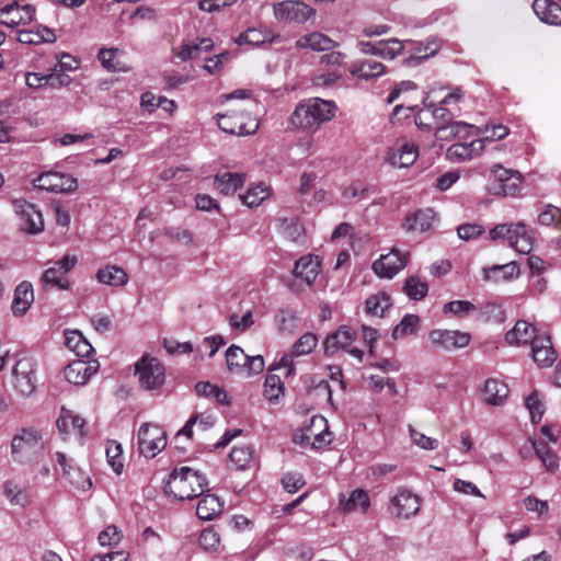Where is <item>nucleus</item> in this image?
<instances>
[{
  "label": "nucleus",
  "mask_w": 561,
  "mask_h": 561,
  "mask_svg": "<svg viewBox=\"0 0 561 561\" xmlns=\"http://www.w3.org/2000/svg\"><path fill=\"white\" fill-rule=\"evenodd\" d=\"M198 542L203 549L215 551L219 547L220 536L214 528L209 527L201 533Z\"/></svg>",
  "instance_id": "nucleus-62"
},
{
  "label": "nucleus",
  "mask_w": 561,
  "mask_h": 561,
  "mask_svg": "<svg viewBox=\"0 0 561 561\" xmlns=\"http://www.w3.org/2000/svg\"><path fill=\"white\" fill-rule=\"evenodd\" d=\"M105 454L107 458L108 465L112 467L114 472L117 474L122 473L123 471V449L119 443L116 440H108L105 448Z\"/></svg>",
  "instance_id": "nucleus-55"
},
{
  "label": "nucleus",
  "mask_w": 561,
  "mask_h": 561,
  "mask_svg": "<svg viewBox=\"0 0 561 561\" xmlns=\"http://www.w3.org/2000/svg\"><path fill=\"white\" fill-rule=\"evenodd\" d=\"M485 279H511L517 277L519 274V268L516 263L511 262L503 265H494L490 270H484Z\"/></svg>",
  "instance_id": "nucleus-51"
},
{
  "label": "nucleus",
  "mask_w": 561,
  "mask_h": 561,
  "mask_svg": "<svg viewBox=\"0 0 561 561\" xmlns=\"http://www.w3.org/2000/svg\"><path fill=\"white\" fill-rule=\"evenodd\" d=\"M35 186L53 193H70L77 190V179L60 172H45L34 180Z\"/></svg>",
  "instance_id": "nucleus-15"
},
{
  "label": "nucleus",
  "mask_w": 561,
  "mask_h": 561,
  "mask_svg": "<svg viewBox=\"0 0 561 561\" xmlns=\"http://www.w3.org/2000/svg\"><path fill=\"white\" fill-rule=\"evenodd\" d=\"M275 19L282 23L304 24L316 16V10L300 0H283L273 4Z\"/></svg>",
  "instance_id": "nucleus-8"
},
{
  "label": "nucleus",
  "mask_w": 561,
  "mask_h": 561,
  "mask_svg": "<svg viewBox=\"0 0 561 561\" xmlns=\"http://www.w3.org/2000/svg\"><path fill=\"white\" fill-rule=\"evenodd\" d=\"M428 341L435 350L453 352L466 347L471 341V335L459 330L434 329L428 334Z\"/></svg>",
  "instance_id": "nucleus-11"
},
{
  "label": "nucleus",
  "mask_w": 561,
  "mask_h": 561,
  "mask_svg": "<svg viewBox=\"0 0 561 561\" xmlns=\"http://www.w3.org/2000/svg\"><path fill=\"white\" fill-rule=\"evenodd\" d=\"M267 41V34L257 28H248L239 35L237 43L239 45L259 46Z\"/></svg>",
  "instance_id": "nucleus-60"
},
{
  "label": "nucleus",
  "mask_w": 561,
  "mask_h": 561,
  "mask_svg": "<svg viewBox=\"0 0 561 561\" xmlns=\"http://www.w3.org/2000/svg\"><path fill=\"white\" fill-rule=\"evenodd\" d=\"M332 440L327 420L323 416H312L310 425L301 435V443L309 444L313 448H321Z\"/></svg>",
  "instance_id": "nucleus-22"
},
{
  "label": "nucleus",
  "mask_w": 561,
  "mask_h": 561,
  "mask_svg": "<svg viewBox=\"0 0 561 561\" xmlns=\"http://www.w3.org/2000/svg\"><path fill=\"white\" fill-rule=\"evenodd\" d=\"M3 495L13 506L26 507L32 503L28 490L13 480H8L2 485Z\"/></svg>",
  "instance_id": "nucleus-37"
},
{
  "label": "nucleus",
  "mask_w": 561,
  "mask_h": 561,
  "mask_svg": "<svg viewBox=\"0 0 561 561\" xmlns=\"http://www.w3.org/2000/svg\"><path fill=\"white\" fill-rule=\"evenodd\" d=\"M320 272V261L318 256L306 255L300 257L295 265L294 274L302 279L307 285H311Z\"/></svg>",
  "instance_id": "nucleus-35"
},
{
  "label": "nucleus",
  "mask_w": 561,
  "mask_h": 561,
  "mask_svg": "<svg viewBox=\"0 0 561 561\" xmlns=\"http://www.w3.org/2000/svg\"><path fill=\"white\" fill-rule=\"evenodd\" d=\"M99 283L112 287H123L128 280V274L117 265H106L100 268L95 275Z\"/></svg>",
  "instance_id": "nucleus-39"
},
{
  "label": "nucleus",
  "mask_w": 561,
  "mask_h": 561,
  "mask_svg": "<svg viewBox=\"0 0 561 561\" xmlns=\"http://www.w3.org/2000/svg\"><path fill=\"white\" fill-rule=\"evenodd\" d=\"M43 447V436L39 431L32 427L22 428L12 438L11 453L15 461L26 463L37 458Z\"/></svg>",
  "instance_id": "nucleus-5"
},
{
  "label": "nucleus",
  "mask_w": 561,
  "mask_h": 561,
  "mask_svg": "<svg viewBox=\"0 0 561 561\" xmlns=\"http://www.w3.org/2000/svg\"><path fill=\"white\" fill-rule=\"evenodd\" d=\"M421 507L420 497L408 489H399L390 500L389 510L398 518H410L416 515Z\"/></svg>",
  "instance_id": "nucleus-16"
},
{
  "label": "nucleus",
  "mask_w": 561,
  "mask_h": 561,
  "mask_svg": "<svg viewBox=\"0 0 561 561\" xmlns=\"http://www.w3.org/2000/svg\"><path fill=\"white\" fill-rule=\"evenodd\" d=\"M533 10L540 21L550 25L561 24V7L552 0H534Z\"/></svg>",
  "instance_id": "nucleus-33"
},
{
  "label": "nucleus",
  "mask_w": 561,
  "mask_h": 561,
  "mask_svg": "<svg viewBox=\"0 0 561 561\" xmlns=\"http://www.w3.org/2000/svg\"><path fill=\"white\" fill-rule=\"evenodd\" d=\"M282 484L287 492L295 493L305 485V480L298 472H287L282 478Z\"/></svg>",
  "instance_id": "nucleus-63"
},
{
  "label": "nucleus",
  "mask_w": 561,
  "mask_h": 561,
  "mask_svg": "<svg viewBox=\"0 0 561 561\" xmlns=\"http://www.w3.org/2000/svg\"><path fill=\"white\" fill-rule=\"evenodd\" d=\"M42 282L46 288H58L66 290L69 288V280L56 266L47 268L42 275Z\"/></svg>",
  "instance_id": "nucleus-50"
},
{
  "label": "nucleus",
  "mask_w": 561,
  "mask_h": 561,
  "mask_svg": "<svg viewBox=\"0 0 561 561\" xmlns=\"http://www.w3.org/2000/svg\"><path fill=\"white\" fill-rule=\"evenodd\" d=\"M477 310V307L468 300H454L444 305L443 312L451 313L457 318H466Z\"/></svg>",
  "instance_id": "nucleus-57"
},
{
  "label": "nucleus",
  "mask_w": 561,
  "mask_h": 561,
  "mask_svg": "<svg viewBox=\"0 0 561 561\" xmlns=\"http://www.w3.org/2000/svg\"><path fill=\"white\" fill-rule=\"evenodd\" d=\"M98 362H87L81 358L68 364L64 370V375L68 382L76 386H81L84 385L91 378V376L98 371Z\"/></svg>",
  "instance_id": "nucleus-24"
},
{
  "label": "nucleus",
  "mask_w": 561,
  "mask_h": 561,
  "mask_svg": "<svg viewBox=\"0 0 561 561\" xmlns=\"http://www.w3.org/2000/svg\"><path fill=\"white\" fill-rule=\"evenodd\" d=\"M333 101L311 98L299 102L289 117V125L298 130L313 134L320 126L335 116Z\"/></svg>",
  "instance_id": "nucleus-1"
},
{
  "label": "nucleus",
  "mask_w": 561,
  "mask_h": 561,
  "mask_svg": "<svg viewBox=\"0 0 561 561\" xmlns=\"http://www.w3.org/2000/svg\"><path fill=\"white\" fill-rule=\"evenodd\" d=\"M18 41L27 45L54 43L56 41V35L53 30L43 25H38L31 30L20 31Z\"/></svg>",
  "instance_id": "nucleus-41"
},
{
  "label": "nucleus",
  "mask_w": 561,
  "mask_h": 561,
  "mask_svg": "<svg viewBox=\"0 0 561 561\" xmlns=\"http://www.w3.org/2000/svg\"><path fill=\"white\" fill-rule=\"evenodd\" d=\"M208 482L205 476L188 467L175 468L164 484L168 496L179 501L193 500L203 495Z\"/></svg>",
  "instance_id": "nucleus-2"
},
{
  "label": "nucleus",
  "mask_w": 561,
  "mask_h": 561,
  "mask_svg": "<svg viewBox=\"0 0 561 561\" xmlns=\"http://www.w3.org/2000/svg\"><path fill=\"white\" fill-rule=\"evenodd\" d=\"M135 375L141 388L157 390L164 383L165 368L158 358L144 355L135 365Z\"/></svg>",
  "instance_id": "nucleus-7"
},
{
  "label": "nucleus",
  "mask_w": 561,
  "mask_h": 561,
  "mask_svg": "<svg viewBox=\"0 0 561 561\" xmlns=\"http://www.w3.org/2000/svg\"><path fill=\"white\" fill-rule=\"evenodd\" d=\"M348 71L351 76L357 80L369 82L387 75L388 68L381 61L373 58H364L354 60L351 64Z\"/></svg>",
  "instance_id": "nucleus-19"
},
{
  "label": "nucleus",
  "mask_w": 561,
  "mask_h": 561,
  "mask_svg": "<svg viewBox=\"0 0 561 561\" xmlns=\"http://www.w3.org/2000/svg\"><path fill=\"white\" fill-rule=\"evenodd\" d=\"M536 328L526 320H517L514 327L506 332L505 341L512 346H522L533 343L537 339Z\"/></svg>",
  "instance_id": "nucleus-30"
},
{
  "label": "nucleus",
  "mask_w": 561,
  "mask_h": 561,
  "mask_svg": "<svg viewBox=\"0 0 561 561\" xmlns=\"http://www.w3.org/2000/svg\"><path fill=\"white\" fill-rule=\"evenodd\" d=\"M369 496L366 491L356 489L348 497L340 499V506L344 512H360L365 513L369 507Z\"/></svg>",
  "instance_id": "nucleus-45"
},
{
  "label": "nucleus",
  "mask_w": 561,
  "mask_h": 561,
  "mask_svg": "<svg viewBox=\"0 0 561 561\" xmlns=\"http://www.w3.org/2000/svg\"><path fill=\"white\" fill-rule=\"evenodd\" d=\"M436 220L435 211L432 208L419 209L408 214L402 222V228L407 232H426L434 227Z\"/></svg>",
  "instance_id": "nucleus-27"
},
{
  "label": "nucleus",
  "mask_w": 561,
  "mask_h": 561,
  "mask_svg": "<svg viewBox=\"0 0 561 561\" xmlns=\"http://www.w3.org/2000/svg\"><path fill=\"white\" fill-rule=\"evenodd\" d=\"M245 181L244 174L224 172L215 176L214 184L224 195H232L240 188Z\"/></svg>",
  "instance_id": "nucleus-44"
},
{
  "label": "nucleus",
  "mask_w": 561,
  "mask_h": 561,
  "mask_svg": "<svg viewBox=\"0 0 561 561\" xmlns=\"http://www.w3.org/2000/svg\"><path fill=\"white\" fill-rule=\"evenodd\" d=\"M119 53V49L114 47L101 48L98 54V59L100 60L101 65L108 71L127 72L129 71V67L117 59Z\"/></svg>",
  "instance_id": "nucleus-47"
},
{
  "label": "nucleus",
  "mask_w": 561,
  "mask_h": 561,
  "mask_svg": "<svg viewBox=\"0 0 561 561\" xmlns=\"http://www.w3.org/2000/svg\"><path fill=\"white\" fill-rule=\"evenodd\" d=\"M253 461V449L249 445L236 446L229 454V463L237 470H244Z\"/></svg>",
  "instance_id": "nucleus-48"
},
{
  "label": "nucleus",
  "mask_w": 561,
  "mask_h": 561,
  "mask_svg": "<svg viewBox=\"0 0 561 561\" xmlns=\"http://www.w3.org/2000/svg\"><path fill=\"white\" fill-rule=\"evenodd\" d=\"M357 337V332L348 325H341L329 334L323 343L324 354L333 356L340 350H347Z\"/></svg>",
  "instance_id": "nucleus-23"
},
{
  "label": "nucleus",
  "mask_w": 561,
  "mask_h": 561,
  "mask_svg": "<svg viewBox=\"0 0 561 561\" xmlns=\"http://www.w3.org/2000/svg\"><path fill=\"white\" fill-rule=\"evenodd\" d=\"M419 157V147L413 141L397 142L388 152V161L397 168L412 165Z\"/></svg>",
  "instance_id": "nucleus-26"
},
{
  "label": "nucleus",
  "mask_w": 561,
  "mask_h": 561,
  "mask_svg": "<svg viewBox=\"0 0 561 561\" xmlns=\"http://www.w3.org/2000/svg\"><path fill=\"white\" fill-rule=\"evenodd\" d=\"M122 539V533L115 525L107 526L99 535V542L102 546L117 545Z\"/></svg>",
  "instance_id": "nucleus-64"
},
{
  "label": "nucleus",
  "mask_w": 561,
  "mask_h": 561,
  "mask_svg": "<svg viewBox=\"0 0 561 561\" xmlns=\"http://www.w3.org/2000/svg\"><path fill=\"white\" fill-rule=\"evenodd\" d=\"M435 137L437 140L449 141L454 138L465 139L469 136L470 130L474 128L473 125L463 122H449L440 126H435Z\"/></svg>",
  "instance_id": "nucleus-34"
},
{
  "label": "nucleus",
  "mask_w": 561,
  "mask_h": 561,
  "mask_svg": "<svg viewBox=\"0 0 561 561\" xmlns=\"http://www.w3.org/2000/svg\"><path fill=\"white\" fill-rule=\"evenodd\" d=\"M410 437L417 447L424 450H434L438 447V440L409 426Z\"/></svg>",
  "instance_id": "nucleus-61"
},
{
  "label": "nucleus",
  "mask_w": 561,
  "mask_h": 561,
  "mask_svg": "<svg viewBox=\"0 0 561 561\" xmlns=\"http://www.w3.org/2000/svg\"><path fill=\"white\" fill-rule=\"evenodd\" d=\"M494 176V192L503 196H516L522 190L523 178L519 172L505 169L501 164L491 168Z\"/></svg>",
  "instance_id": "nucleus-13"
},
{
  "label": "nucleus",
  "mask_w": 561,
  "mask_h": 561,
  "mask_svg": "<svg viewBox=\"0 0 561 561\" xmlns=\"http://www.w3.org/2000/svg\"><path fill=\"white\" fill-rule=\"evenodd\" d=\"M65 345L80 358H89L94 348L78 330L65 332Z\"/></svg>",
  "instance_id": "nucleus-40"
},
{
  "label": "nucleus",
  "mask_w": 561,
  "mask_h": 561,
  "mask_svg": "<svg viewBox=\"0 0 561 561\" xmlns=\"http://www.w3.org/2000/svg\"><path fill=\"white\" fill-rule=\"evenodd\" d=\"M404 42L398 38L380 39L379 56L386 60H393L402 54L404 49Z\"/></svg>",
  "instance_id": "nucleus-54"
},
{
  "label": "nucleus",
  "mask_w": 561,
  "mask_h": 561,
  "mask_svg": "<svg viewBox=\"0 0 561 561\" xmlns=\"http://www.w3.org/2000/svg\"><path fill=\"white\" fill-rule=\"evenodd\" d=\"M272 195V190L265 183L251 185L247 192L240 195V199L250 208L260 206L265 199Z\"/></svg>",
  "instance_id": "nucleus-46"
},
{
  "label": "nucleus",
  "mask_w": 561,
  "mask_h": 561,
  "mask_svg": "<svg viewBox=\"0 0 561 561\" xmlns=\"http://www.w3.org/2000/svg\"><path fill=\"white\" fill-rule=\"evenodd\" d=\"M222 508L224 504L217 495L203 493L196 506V515L199 519L211 520L222 512Z\"/></svg>",
  "instance_id": "nucleus-38"
},
{
  "label": "nucleus",
  "mask_w": 561,
  "mask_h": 561,
  "mask_svg": "<svg viewBox=\"0 0 561 561\" xmlns=\"http://www.w3.org/2000/svg\"><path fill=\"white\" fill-rule=\"evenodd\" d=\"M337 46L333 39L320 32H311L301 35L296 42L297 49H309L312 51H327Z\"/></svg>",
  "instance_id": "nucleus-32"
},
{
  "label": "nucleus",
  "mask_w": 561,
  "mask_h": 561,
  "mask_svg": "<svg viewBox=\"0 0 561 561\" xmlns=\"http://www.w3.org/2000/svg\"><path fill=\"white\" fill-rule=\"evenodd\" d=\"M525 405L530 414V419L534 423L541 421L543 415V403L539 392H531L525 400Z\"/></svg>",
  "instance_id": "nucleus-59"
},
{
  "label": "nucleus",
  "mask_w": 561,
  "mask_h": 561,
  "mask_svg": "<svg viewBox=\"0 0 561 561\" xmlns=\"http://www.w3.org/2000/svg\"><path fill=\"white\" fill-rule=\"evenodd\" d=\"M484 151V140L459 141L446 150V158L451 162H463L479 157Z\"/></svg>",
  "instance_id": "nucleus-25"
},
{
  "label": "nucleus",
  "mask_w": 561,
  "mask_h": 561,
  "mask_svg": "<svg viewBox=\"0 0 561 561\" xmlns=\"http://www.w3.org/2000/svg\"><path fill=\"white\" fill-rule=\"evenodd\" d=\"M216 118L219 128L231 135H251L259 128L257 119L245 113L217 114Z\"/></svg>",
  "instance_id": "nucleus-10"
},
{
  "label": "nucleus",
  "mask_w": 561,
  "mask_h": 561,
  "mask_svg": "<svg viewBox=\"0 0 561 561\" xmlns=\"http://www.w3.org/2000/svg\"><path fill=\"white\" fill-rule=\"evenodd\" d=\"M510 393L507 385L499 379L489 378L482 389L483 401L492 407L504 404Z\"/></svg>",
  "instance_id": "nucleus-31"
},
{
  "label": "nucleus",
  "mask_w": 561,
  "mask_h": 561,
  "mask_svg": "<svg viewBox=\"0 0 561 561\" xmlns=\"http://www.w3.org/2000/svg\"><path fill=\"white\" fill-rule=\"evenodd\" d=\"M428 95L423 100L424 107L415 116V124L419 128L430 130L435 126H440L453 122L454 115L446 105L427 103Z\"/></svg>",
  "instance_id": "nucleus-12"
},
{
  "label": "nucleus",
  "mask_w": 561,
  "mask_h": 561,
  "mask_svg": "<svg viewBox=\"0 0 561 561\" xmlns=\"http://www.w3.org/2000/svg\"><path fill=\"white\" fill-rule=\"evenodd\" d=\"M560 221L561 209L554 205H545L538 214V222L541 226L556 227Z\"/></svg>",
  "instance_id": "nucleus-58"
},
{
  "label": "nucleus",
  "mask_w": 561,
  "mask_h": 561,
  "mask_svg": "<svg viewBox=\"0 0 561 561\" xmlns=\"http://www.w3.org/2000/svg\"><path fill=\"white\" fill-rule=\"evenodd\" d=\"M403 290L410 299L420 300L426 296L428 286L417 276H410L405 279Z\"/></svg>",
  "instance_id": "nucleus-53"
},
{
  "label": "nucleus",
  "mask_w": 561,
  "mask_h": 561,
  "mask_svg": "<svg viewBox=\"0 0 561 561\" xmlns=\"http://www.w3.org/2000/svg\"><path fill=\"white\" fill-rule=\"evenodd\" d=\"M56 426L59 433L65 436L77 434L79 438L82 439L85 435V420L66 408H61L59 417L56 422Z\"/></svg>",
  "instance_id": "nucleus-28"
},
{
  "label": "nucleus",
  "mask_w": 561,
  "mask_h": 561,
  "mask_svg": "<svg viewBox=\"0 0 561 561\" xmlns=\"http://www.w3.org/2000/svg\"><path fill=\"white\" fill-rule=\"evenodd\" d=\"M318 344V337L313 333H305L299 340L293 345L291 350L284 354L277 367L287 369L286 375L290 376L295 374L294 358L310 354Z\"/></svg>",
  "instance_id": "nucleus-18"
},
{
  "label": "nucleus",
  "mask_w": 561,
  "mask_h": 561,
  "mask_svg": "<svg viewBox=\"0 0 561 561\" xmlns=\"http://www.w3.org/2000/svg\"><path fill=\"white\" fill-rule=\"evenodd\" d=\"M489 237L493 241L506 240L520 254H529L534 247V238L522 221L499 224L490 230Z\"/></svg>",
  "instance_id": "nucleus-4"
},
{
  "label": "nucleus",
  "mask_w": 561,
  "mask_h": 561,
  "mask_svg": "<svg viewBox=\"0 0 561 561\" xmlns=\"http://www.w3.org/2000/svg\"><path fill=\"white\" fill-rule=\"evenodd\" d=\"M214 44L210 38H202L199 43L195 42H183L181 46L174 50V55L182 61L195 59L201 56L202 53L209 51Z\"/></svg>",
  "instance_id": "nucleus-42"
},
{
  "label": "nucleus",
  "mask_w": 561,
  "mask_h": 561,
  "mask_svg": "<svg viewBox=\"0 0 561 561\" xmlns=\"http://www.w3.org/2000/svg\"><path fill=\"white\" fill-rule=\"evenodd\" d=\"M531 356L534 362L541 367H549L554 363L557 355L549 336L538 335L533 341Z\"/></svg>",
  "instance_id": "nucleus-29"
},
{
  "label": "nucleus",
  "mask_w": 561,
  "mask_h": 561,
  "mask_svg": "<svg viewBox=\"0 0 561 561\" xmlns=\"http://www.w3.org/2000/svg\"><path fill=\"white\" fill-rule=\"evenodd\" d=\"M407 263L408 255L393 249L389 253L380 255V257L373 263L371 268L379 277L391 279L405 267Z\"/></svg>",
  "instance_id": "nucleus-17"
},
{
  "label": "nucleus",
  "mask_w": 561,
  "mask_h": 561,
  "mask_svg": "<svg viewBox=\"0 0 561 561\" xmlns=\"http://www.w3.org/2000/svg\"><path fill=\"white\" fill-rule=\"evenodd\" d=\"M138 446L147 458H153L167 446L164 430L157 424L144 423L138 430Z\"/></svg>",
  "instance_id": "nucleus-9"
},
{
  "label": "nucleus",
  "mask_w": 561,
  "mask_h": 561,
  "mask_svg": "<svg viewBox=\"0 0 561 561\" xmlns=\"http://www.w3.org/2000/svg\"><path fill=\"white\" fill-rule=\"evenodd\" d=\"M15 213L20 217V229L28 234H37L44 230L42 213L24 199L14 202Z\"/></svg>",
  "instance_id": "nucleus-14"
},
{
  "label": "nucleus",
  "mask_w": 561,
  "mask_h": 561,
  "mask_svg": "<svg viewBox=\"0 0 561 561\" xmlns=\"http://www.w3.org/2000/svg\"><path fill=\"white\" fill-rule=\"evenodd\" d=\"M38 363L36 358L27 352L14 354V364L12 367V386L14 390L28 397L36 390Z\"/></svg>",
  "instance_id": "nucleus-3"
},
{
  "label": "nucleus",
  "mask_w": 561,
  "mask_h": 561,
  "mask_svg": "<svg viewBox=\"0 0 561 561\" xmlns=\"http://www.w3.org/2000/svg\"><path fill=\"white\" fill-rule=\"evenodd\" d=\"M56 460L62 469L64 477L78 491H88L92 486V481L81 468L76 466L71 459H68L64 453H56Z\"/></svg>",
  "instance_id": "nucleus-21"
},
{
  "label": "nucleus",
  "mask_w": 561,
  "mask_h": 561,
  "mask_svg": "<svg viewBox=\"0 0 561 561\" xmlns=\"http://www.w3.org/2000/svg\"><path fill=\"white\" fill-rule=\"evenodd\" d=\"M392 306L390 296L385 291H378L367 297L364 311L370 317H385V312Z\"/></svg>",
  "instance_id": "nucleus-43"
},
{
  "label": "nucleus",
  "mask_w": 561,
  "mask_h": 561,
  "mask_svg": "<svg viewBox=\"0 0 561 561\" xmlns=\"http://www.w3.org/2000/svg\"><path fill=\"white\" fill-rule=\"evenodd\" d=\"M420 323V319L415 314H405L402 320L393 328L392 337L394 340L402 339L412 334Z\"/></svg>",
  "instance_id": "nucleus-56"
},
{
  "label": "nucleus",
  "mask_w": 561,
  "mask_h": 561,
  "mask_svg": "<svg viewBox=\"0 0 561 561\" xmlns=\"http://www.w3.org/2000/svg\"><path fill=\"white\" fill-rule=\"evenodd\" d=\"M34 301L33 286L28 282H22L14 290L12 312L16 317L23 316Z\"/></svg>",
  "instance_id": "nucleus-36"
},
{
  "label": "nucleus",
  "mask_w": 561,
  "mask_h": 561,
  "mask_svg": "<svg viewBox=\"0 0 561 561\" xmlns=\"http://www.w3.org/2000/svg\"><path fill=\"white\" fill-rule=\"evenodd\" d=\"M533 448L548 471L553 472L559 468V457L546 443L533 442Z\"/></svg>",
  "instance_id": "nucleus-49"
},
{
  "label": "nucleus",
  "mask_w": 561,
  "mask_h": 561,
  "mask_svg": "<svg viewBox=\"0 0 561 561\" xmlns=\"http://www.w3.org/2000/svg\"><path fill=\"white\" fill-rule=\"evenodd\" d=\"M284 396V383L277 375L268 374L264 381V397L270 402H277Z\"/></svg>",
  "instance_id": "nucleus-52"
},
{
  "label": "nucleus",
  "mask_w": 561,
  "mask_h": 561,
  "mask_svg": "<svg viewBox=\"0 0 561 561\" xmlns=\"http://www.w3.org/2000/svg\"><path fill=\"white\" fill-rule=\"evenodd\" d=\"M34 15V7L30 4L21 5L19 2L14 1L0 9V23L9 27H15L21 24L31 23Z\"/></svg>",
  "instance_id": "nucleus-20"
},
{
  "label": "nucleus",
  "mask_w": 561,
  "mask_h": 561,
  "mask_svg": "<svg viewBox=\"0 0 561 561\" xmlns=\"http://www.w3.org/2000/svg\"><path fill=\"white\" fill-rule=\"evenodd\" d=\"M226 362L231 374L247 377L262 373L265 367L263 356H249L237 345L228 347L226 351Z\"/></svg>",
  "instance_id": "nucleus-6"
}]
</instances>
